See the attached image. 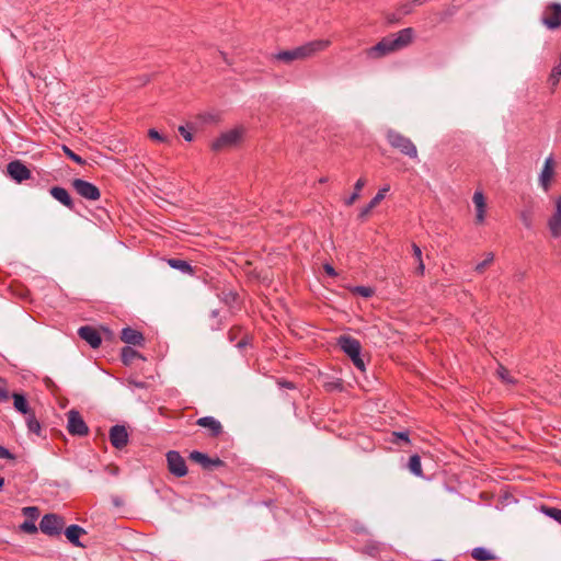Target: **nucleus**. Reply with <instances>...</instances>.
Instances as JSON below:
<instances>
[{
	"label": "nucleus",
	"mask_w": 561,
	"mask_h": 561,
	"mask_svg": "<svg viewBox=\"0 0 561 561\" xmlns=\"http://www.w3.org/2000/svg\"><path fill=\"white\" fill-rule=\"evenodd\" d=\"M329 39H316L306 43L290 50H284L276 55V58L284 62H291L298 59H306L314 56L330 46Z\"/></svg>",
	"instance_id": "f257e3e1"
},
{
	"label": "nucleus",
	"mask_w": 561,
	"mask_h": 561,
	"mask_svg": "<svg viewBox=\"0 0 561 561\" xmlns=\"http://www.w3.org/2000/svg\"><path fill=\"white\" fill-rule=\"evenodd\" d=\"M243 134L244 130L242 127H236L230 130L224 131L220 134L218 138L213 140L211 149L214 151H221L225 149L232 148L241 141Z\"/></svg>",
	"instance_id": "f03ea898"
},
{
	"label": "nucleus",
	"mask_w": 561,
	"mask_h": 561,
	"mask_svg": "<svg viewBox=\"0 0 561 561\" xmlns=\"http://www.w3.org/2000/svg\"><path fill=\"white\" fill-rule=\"evenodd\" d=\"M413 37L414 30L412 27L391 34L388 36V54L404 49L412 43Z\"/></svg>",
	"instance_id": "7ed1b4c3"
},
{
	"label": "nucleus",
	"mask_w": 561,
	"mask_h": 561,
	"mask_svg": "<svg viewBox=\"0 0 561 561\" xmlns=\"http://www.w3.org/2000/svg\"><path fill=\"white\" fill-rule=\"evenodd\" d=\"M65 522L62 517L56 514H46L42 517L39 529L48 536H57L61 533Z\"/></svg>",
	"instance_id": "20e7f679"
},
{
	"label": "nucleus",
	"mask_w": 561,
	"mask_h": 561,
	"mask_svg": "<svg viewBox=\"0 0 561 561\" xmlns=\"http://www.w3.org/2000/svg\"><path fill=\"white\" fill-rule=\"evenodd\" d=\"M388 141L393 148L399 149L403 154L411 158L417 157V149L409 138L399 134L388 133Z\"/></svg>",
	"instance_id": "39448f33"
},
{
	"label": "nucleus",
	"mask_w": 561,
	"mask_h": 561,
	"mask_svg": "<svg viewBox=\"0 0 561 561\" xmlns=\"http://www.w3.org/2000/svg\"><path fill=\"white\" fill-rule=\"evenodd\" d=\"M67 430L71 435L85 436L89 433V427L80 413L76 410H70L67 413Z\"/></svg>",
	"instance_id": "423d86ee"
},
{
	"label": "nucleus",
	"mask_w": 561,
	"mask_h": 561,
	"mask_svg": "<svg viewBox=\"0 0 561 561\" xmlns=\"http://www.w3.org/2000/svg\"><path fill=\"white\" fill-rule=\"evenodd\" d=\"M167 462L169 471L178 477L182 478L187 474V467L184 458L179 451L170 450L167 453Z\"/></svg>",
	"instance_id": "0eeeda50"
},
{
	"label": "nucleus",
	"mask_w": 561,
	"mask_h": 561,
	"mask_svg": "<svg viewBox=\"0 0 561 561\" xmlns=\"http://www.w3.org/2000/svg\"><path fill=\"white\" fill-rule=\"evenodd\" d=\"M72 187L77 194L88 201H98L101 196L100 190L94 184L82 179H75Z\"/></svg>",
	"instance_id": "6e6552de"
},
{
	"label": "nucleus",
	"mask_w": 561,
	"mask_h": 561,
	"mask_svg": "<svg viewBox=\"0 0 561 561\" xmlns=\"http://www.w3.org/2000/svg\"><path fill=\"white\" fill-rule=\"evenodd\" d=\"M541 22L550 30L561 26V4L551 3L542 12Z\"/></svg>",
	"instance_id": "1a4fd4ad"
},
{
	"label": "nucleus",
	"mask_w": 561,
	"mask_h": 561,
	"mask_svg": "<svg viewBox=\"0 0 561 561\" xmlns=\"http://www.w3.org/2000/svg\"><path fill=\"white\" fill-rule=\"evenodd\" d=\"M554 167H556V162H554L553 158L548 157L545 160L542 170L539 174V184L545 192H548L551 186V182L556 174Z\"/></svg>",
	"instance_id": "9d476101"
},
{
	"label": "nucleus",
	"mask_w": 561,
	"mask_h": 561,
	"mask_svg": "<svg viewBox=\"0 0 561 561\" xmlns=\"http://www.w3.org/2000/svg\"><path fill=\"white\" fill-rule=\"evenodd\" d=\"M8 173L18 183L31 178V171L20 160L11 161L7 167Z\"/></svg>",
	"instance_id": "9b49d317"
},
{
	"label": "nucleus",
	"mask_w": 561,
	"mask_h": 561,
	"mask_svg": "<svg viewBox=\"0 0 561 561\" xmlns=\"http://www.w3.org/2000/svg\"><path fill=\"white\" fill-rule=\"evenodd\" d=\"M128 433L124 425H114L110 430V442L116 449H122L128 444Z\"/></svg>",
	"instance_id": "f8f14e48"
},
{
	"label": "nucleus",
	"mask_w": 561,
	"mask_h": 561,
	"mask_svg": "<svg viewBox=\"0 0 561 561\" xmlns=\"http://www.w3.org/2000/svg\"><path fill=\"white\" fill-rule=\"evenodd\" d=\"M337 344L341 350L350 356L351 359L357 355H360V343L352 336L342 335L339 339Z\"/></svg>",
	"instance_id": "ddd939ff"
},
{
	"label": "nucleus",
	"mask_w": 561,
	"mask_h": 561,
	"mask_svg": "<svg viewBox=\"0 0 561 561\" xmlns=\"http://www.w3.org/2000/svg\"><path fill=\"white\" fill-rule=\"evenodd\" d=\"M556 209L552 216L548 220V228L553 238H558L561 234V196L554 201Z\"/></svg>",
	"instance_id": "4468645a"
},
{
	"label": "nucleus",
	"mask_w": 561,
	"mask_h": 561,
	"mask_svg": "<svg viewBox=\"0 0 561 561\" xmlns=\"http://www.w3.org/2000/svg\"><path fill=\"white\" fill-rule=\"evenodd\" d=\"M78 334L79 336L84 340L92 348H98L101 343H102V339H101V335L100 333L98 332L96 329L90 327V325H84V327H81L79 330H78Z\"/></svg>",
	"instance_id": "2eb2a0df"
},
{
	"label": "nucleus",
	"mask_w": 561,
	"mask_h": 561,
	"mask_svg": "<svg viewBox=\"0 0 561 561\" xmlns=\"http://www.w3.org/2000/svg\"><path fill=\"white\" fill-rule=\"evenodd\" d=\"M197 425L208 428L210 431V435L216 437L222 432V426L218 420L213 416H204L197 420Z\"/></svg>",
	"instance_id": "dca6fc26"
},
{
	"label": "nucleus",
	"mask_w": 561,
	"mask_h": 561,
	"mask_svg": "<svg viewBox=\"0 0 561 561\" xmlns=\"http://www.w3.org/2000/svg\"><path fill=\"white\" fill-rule=\"evenodd\" d=\"M50 195L61 203L64 206L68 207L69 209L73 208V201L70 197L68 191L60 186H54L50 188Z\"/></svg>",
	"instance_id": "f3484780"
},
{
	"label": "nucleus",
	"mask_w": 561,
	"mask_h": 561,
	"mask_svg": "<svg viewBox=\"0 0 561 561\" xmlns=\"http://www.w3.org/2000/svg\"><path fill=\"white\" fill-rule=\"evenodd\" d=\"M472 202L477 209L476 222L482 224L484 221L485 214V198L482 192H476L472 197Z\"/></svg>",
	"instance_id": "a211bd4d"
},
{
	"label": "nucleus",
	"mask_w": 561,
	"mask_h": 561,
	"mask_svg": "<svg viewBox=\"0 0 561 561\" xmlns=\"http://www.w3.org/2000/svg\"><path fill=\"white\" fill-rule=\"evenodd\" d=\"M121 339L123 342L133 345H140L144 341L142 334L131 328H124L122 330Z\"/></svg>",
	"instance_id": "6ab92c4d"
},
{
	"label": "nucleus",
	"mask_w": 561,
	"mask_h": 561,
	"mask_svg": "<svg viewBox=\"0 0 561 561\" xmlns=\"http://www.w3.org/2000/svg\"><path fill=\"white\" fill-rule=\"evenodd\" d=\"M82 534H85V531L78 525H70L65 530V536L76 547H83V545L80 542V536Z\"/></svg>",
	"instance_id": "aec40b11"
},
{
	"label": "nucleus",
	"mask_w": 561,
	"mask_h": 561,
	"mask_svg": "<svg viewBox=\"0 0 561 561\" xmlns=\"http://www.w3.org/2000/svg\"><path fill=\"white\" fill-rule=\"evenodd\" d=\"M385 194H386V187L379 188L376 196L369 202V204L366 207H364L360 210L359 218L364 219L370 213V210L385 197Z\"/></svg>",
	"instance_id": "412c9836"
},
{
	"label": "nucleus",
	"mask_w": 561,
	"mask_h": 561,
	"mask_svg": "<svg viewBox=\"0 0 561 561\" xmlns=\"http://www.w3.org/2000/svg\"><path fill=\"white\" fill-rule=\"evenodd\" d=\"M13 405L24 415L31 413L26 398L21 393H13Z\"/></svg>",
	"instance_id": "4be33fe9"
},
{
	"label": "nucleus",
	"mask_w": 561,
	"mask_h": 561,
	"mask_svg": "<svg viewBox=\"0 0 561 561\" xmlns=\"http://www.w3.org/2000/svg\"><path fill=\"white\" fill-rule=\"evenodd\" d=\"M168 264L172 267V268H175V270H179L181 271L182 273L184 274H193V267L191 266V264L184 260H180V259H170L168 261Z\"/></svg>",
	"instance_id": "5701e85b"
},
{
	"label": "nucleus",
	"mask_w": 561,
	"mask_h": 561,
	"mask_svg": "<svg viewBox=\"0 0 561 561\" xmlns=\"http://www.w3.org/2000/svg\"><path fill=\"white\" fill-rule=\"evenodd\" d=\"M190 459L199 463L205 469L210 468L211 458H209L206 454L194 450L190 454Z\"/></svg>",
	"instance_id": "b1692460"
},
{
	"label": "nucleus",
	"mask_w": 561,
	"mask_h": 561,
	"mask_svg": "<svg viewBox=\"0 0 561 561\" xmlns=\"http://www.w3.org/2000/svg\"><path fill=\"white\" fill-rule=\"evenodd\" d=\"M383 55H386V38L380 39L377 45L367 49V56L369 58L381 57Z\"/></svg>",
	"instance_id": "393cba45"
},
{
	"label": "nucleus",
	"mask_w": 561,
	"mask_h": 561,
	"mask_svg": "<svg viewBox=\"0 0 561 561\" xmlns=\"http://www.w3.org/2000/svg\"><path fill=\"white\" fill-rule=\"evenodd\" d=\"M473 559L478 561H490L494 559V556L491 551L485 548H474L471 552Z\"/></svg>",
	"instance_id": "a878e982"
},
{
	"label": "nucleus",
	"mask_w": 561,
	"mask_h": 561,
	"mask_svg": "<svg viewBox=\"0 0 561 561\" xmlns=\"http://www.w3.org/2000/svg\"><path fill=\"white\" fill-rule=\"evenodd\" d=\"M366 181L364 179L357 180L355 183V190L354 193L345 199V205L351 206L355 203V201L359 197V192L364 187Z\"/></svg>",
	"instance_id": "bb28decb"
},
{
	"label": "nucleus",
	"mask_w": 561,
	"mask_h": 561,
	"mask_svg": "<svg viewBox=\"0 0 561 561\" xmlns=\"http://www.w3.org/2000/svg\"><path fill=\"white\" fill-rule=\"evenodd\" d=\"M409 469L415 476H422L421 459L417 455L411 456L409 460Z\"/></svg>",
	"instance_id": "cd10ccee"
},
{
	"label": "nucleus",
	"mask_w": 561,
	"mask_h": 561,
	"mask_svg": "<svg viewBox=\"0 0 561 561\" xmlns=\"http://www.w3.org/2000/svg\"><path fill=\"white\" fill-rule=\"evenodd\" d=\"M541 512L549 516L550 518L557 520L559 524H561V510L557 507H550V506H541Z\"/></svg>",
	"instance_id": "c85d7f7f"
},
{
	"label": "nucleus",
	"mask_w": 561,
	"mask_h": 561,
	"mask_svg": "<svg viewBox=\"0 0 561 561\" xmlns=\"http://www.w3.org/2000/svg\"><path fill=\"white\" fill-rule=\"evenodd\" d=\"M391 443L399 446L407 445L410 443L408 432H393Z\"/></svg>",
	"instance_id": "c756f323"
},
{
	"label": "nucleus",
	"mask_w": 561,
	"mask_h": 561,
	"mask_svg": "<svg viewBox=\"0 0 561 561\" xmlns=\"http://www.w3.org/2000/svg\"><path fill=\"white\" fill-rule=\"evenodd\" d=\"M494 261V254L488 253L485 259L476 265L474 270L477 273L482 274Z\"/></svg>",
	"instance_id": "7c9ffc66"
},
{
	"label": "nucleus",
	"mask_w": 561,
	"mask_h": 561,
	"mask_svg": "<svg viewBox=\"0 0 561 561\" xmlns=\"http://www.w3.org/2000/svg\"><path fill=\"white\" fill-rule=\"evenodd\" d=\"M26 425L28 431L32 433L38 434L41 431V425L33 413L27 414Z\"/></svg>",
	"instance_id": "2f4dec72"
},
{
	"label": "nucleus",
	"mask_w": 561,
	"mask_h": 561,
	"mask_svg": "<svg viewBox=\"0 0 561 561\" xmlns=\"http://www.w3.org/2000/svg\"><path fill=\"white\" fill-rule=\"evenodd\" d=\"M138 356H139L138 352H136L131 347L123 348L122 359H123L124 364H126V365L130 364L133 362V359Z\"/></svg>",
	"instance_id": "473e14b6"
},
{
	"label": "nucleus",
	"mask_w": 561,
	"mask_h": 561,
	"mask_svg": "<svg viewBox=\"0 0 561 561\" xmlns=\"http://www.w3.org/2000/svg\"><path fill=\"white\" fill-rule=\"evenodd\" d=\"M496 376L503 381V382H506V383H515V380L510 376V373L508 370L500 365L499 368L496 369Z\"/></svg>",
	"instance_id": "72a5a7b5"
},
{
	"label": "nucleus",
	"mask_w": 561,
	"mask_h": 561,
	"mask_svg": "<svg viewBox=\"0 0 561 561\" xmlns=\"http://www.w3.org/2000/svg\"><path fill=\"white\" fill-rule=\"evenodd\" d=\"M22 513L27 520H36L39 515L38 508L35 506L23 507Z\"/></svg>",
	"instance_id": "f704fd0d"
},
{
	"label": "nucleus",
	"mask_w": 561,
	"mask_h": 561,
	"mask_svg": "<svg viewBox=\"0 0 561 561\" xmlns=\"http://www.w3.org/2000/svg\"><path fill=\"white\" fill-rule=\"evenodd\" d=\"M62 150L66 153L68 158H70L72 161H75L79 165H83L85 163V160L82 159L79 154L73 152L70 148L67 146H62Z\"/></svg>",
	"instance_id": "c9c22d12"
},
{
	"label": "nucleus",
	"mask_w": 561,
	"mask_h": 561,
	"mask_svg": "<svg viewBox=\"0 0 561 561\" xmlns=\"http://www.w3.org/2000/svg\"><path fill=\"white\" fill-rule=\"evenodd\" d=\"M20 529L23 531V533H26V534H36L37 533V527L35 525V520H24L21 525H20Z\"/></svg>",
	"instance_id": "e433bc0d"
},
{
	"label": "nucleus",
	"mask_w": 561,
	"mask_h": 561,
	"mask_svg": "<svg viewBox=\"0 0 561 561\" xmlns=\"http://www.w3.org/2000/svg\"><path fill=\"white\" fill-rule=\"evenodd\" d=\"M519 219L527 229L531 228L533 214L530 210H528V209L522 210L519 213Z\"/></svg>",
	"instance_id": "4c0bfd02"
},
{
	"label": "nucleus",
	"mask_w": 561,
	"mask_h": 561,
	"mask_svg": "<svg viewBox=\"0 0 561 561\" xmlns=\"http://www.w3.org/2000/svg\"><path fill=\"white\" fill-rule=\"evenodd\" d=\"M148 136L156 141L165 142L168 139L163 135H161L158 130L151 128L148 131Z\"/></svg>",
	"instance_id": "58836bf2"
},
{
	"label": "nucleus",
	"mask_w": 561,
	"mask_h": 561,
	"mask_svg": "<svg viewBox=\"0 0 561 561\" xmlns=\"http://www.w3.org/2000/svg\"><path fill=\"white\" fill-rule=\"evenodd\" d=\"M354 291L363 297H370L373 295V290L369 287L357 286L354 288Z\"/></svg>",
	"instance_id": "ea45409f"
},
{
	"label": "nucleus",
	"mask_w": 561,
	"mask_h": 561,
	"mask_svg": "<svg viewBox=\"0 0 561 561\" xmlns=\"http://www.w3.org/2000/svg\"><path fill=\"white\" fill-rule=\"evenodd\" d=\"M179 133L182 135V137L186 141H192L193 140V135H192V133L186 127L180 126L179 127Z\"/></svg>",
	"instance_id": "a19ab883"
},
{
	"label": "nucleus",
	"mask_w": 561,
	"mask_h": 561,
	"mask_svg": "<svg viewBox=\"0 0 561 561\" xmlns=\"http://www.w3.org/2000/svg\"><path fill=\"white\" fill-rule=\"evenodd\" d=\"M352 362L353 364L359 369V370H364L365 369V364H364V360L362 359L360 355H357L356 357H353L352 358Z\"/></svg>",
	"instance_id": "79ce46f5"
},
{
	"label": "nucleus",
	"mask_w": 561,
	"mask_h": 561,
	"mask_svg": "<svg viewBox=\"0 0 561 561\" xmlns=\"http://www.w3.org/2000/svg\"><path fill=\"white\" fill-rule=\"evenodd\" d=\"M12 454L3 446L0 445V459H12Z\"/></svg>",
	"instance_id": "37998d69"
},
{
	"label": "nucleus",
	"mask_w": 561,
	"mask_h": 561,
	"mask_svg": "<svg viewBox=\"0 0 561 561\" xmlns=\"http://www.w3.org/2000/svg\"><path fill=\"white\" fill-rule=\"evenodd\" d=\"M323 268H324V272H325L329 276H332V277H333V276H335V275H336V272H335V270H334V267H333L332 265H330V264H324Z\"/></svg>",
	"instance_id": "c03bdc74"
},
{
	"label": "nucleus",
	"mask_w": 561,
	"mask_h": 561,
	"mask_svg": "<svg viewBox=\"0 0 561 561\" xmlns=\"http://www.w3.org/2000/svg\"><path fill=\"white\" fill-rule=\"evenodd\" d=\"M413 252L417 261L422 260V251L416 244H413Z\"/></svg>",
	"instance_id": "a18cd8bd"
},
{
	"label": "nucleus",
	"mask_w": 561,
	"mask_h": 561,
	"mask_svg": "<svg viewBox=\"0 0 561 561\" xmlns=\"http://www.w3.org/2000/svg\"><path fill=\"white\" fill-rule=\"evenodd\" d=\"M9 398L8 392L0 388V402L7 401Z\"/></svg>",
	"instance_id": "49530a36"
},
{
	"label": "nucleus",
	"mask_w": 561,
	"mask_h": 561,
	"mask_svg": "<svg viewBox=\"0 0 561 561\" xmlns=\"http://www.w3.org/2000/svg\"><path fill=\"white\" fill-rule=\"evenodd\" d=\"M222 461L219 458H211L210 468L221 466Z\"/></svg>",
	"instance_id": "de8ad7c7"
},
{
	"label": "nucleus",
	"mask_w": 561,
	"mask_h": 561,
	"mask_svg": "<svg viewBox=\"0 0 561 561\" xmlns=\"http://www.w3.org/2000/svg\"><path fill=\"white\" fill-rule=\"evenodd\" d=\"M423 272H424V263H423V261H422V260H420V261H419V265H417V267H416V273H417V274H423Z\"/></svg>",
	"instance_id": "09e8293b"
},
{
	"label": "nucleus",
	"mask_w": 561,
	"mask_h": 561,
	"mask_svg": "<svg viewBox=\"0 0 561 561\" xmlns=\"http://www.w3.org/2000/svg\"><path fill=\"white\" fill-rule=\"evenodd\" d=\"M279 385L282 387H286V388H289V389L294 388V385L291 382H289V381L279 382Z\"/></svg>",
	"instance_id": "8fccbe9b"
},
{
	"label": "nucleus",
	"mask_w": 561,
	"mask_h": 561,
	"mask_svg": "<svg viewBox=\"0 0 561 561\" xmlns=\"http://www.w3.org/2000/svg\"><path fill=\"white\" fill-rule=\"evenodd\" d=\"M427 0H412V4L414 5H422L426 2Z\"/></svg>",
	"instance_id": "3c124183"
},
{
	"label": "nucleus",
	"mask_w": 561,
	"mask_h": 561,
	"mask_svg": "<svg viewBox=\"0 0 561 561\" xmlns=\"http://www.w3.org/2000/svg\"><path fill=\"white\" fill-rule=\"evenodd\" d=\"M129 382L133 383L137 388H144L145 387L144 382H137V381H129Z\"/></svg>",
	"instance_id": "603ef678"
},
{
	"label": "nucleus",
	"mask_w": 561,
	"mask_h": 561,
	"mask_svg": "<svg viewBox=\"0 0 561 561\" xmlns=\"http://www.w3.org/2000/svg\"><path fill=\"white\" fill-rule=\"evenodd\" d=\"M387 21H388V22H397V21H398V19H397V18L390 19V18L388 16V18H387Z\"/></svg>",
	"instance_id": "864d4df0"
},
{
	"label": "nucleus",
	"mask_w": 561,
	"mask_h": 561,
	"mask_svg": "<svg viewBox=\"0 0 561 561\" xmlns=\"http://www.w3.org/2000/svg\"><path fill=\"white\" fill-rule=\"evenodd\" d=\"M3 484H4V479L0 478V489L3 486Z\"/></svg>",
	"instance_id": "5fc2aeb1"
},
{
	"label": "nucleus",
	"mask_w": 561,
	"mask_h": 561,
	"mask_svg": "<svg viewBox=\"0 0 561 561\" xmlns=\"http://www.w3.org/2000/svg\"><path fill=\"white\" fill-rule=\"evenodd\" d=\"M327 182V178H321L320 179V183H325Z\"/></svg>",
	"instance_id": "6e6d98bb"
},
{
	"label": "nucleus",
	"mask_w": 561,
	"mask_h": 561,
	"mask_svg": "<svg viewBox=\"0 0 561 561\" xmlns=\"http://www.w3.org/2000/svg\"><path fill=\"white\" fill-rule=\"evenodd\" d=\"M211 314H213V317H217V316H218V311L214 310V311L211 312Z\"/></svg>",
	"instance_id": "4d7b16f0"
},
{
	"label": "nucleus",
	"mask_w": 561,
	"mask_h": 561,
	"mask_svg": "<svg viewBox=\"0 0 561 561\" xmlns=\"http://www.w3.org/2000/svg\"><path fill=\"white\" fill-rule=\"evenodd\" d=\"M243 345H244V343H243V342H239V343H238V347H242Z\"/></svg>",
	"instance_id": "13d9d810"
}]
</instances>
